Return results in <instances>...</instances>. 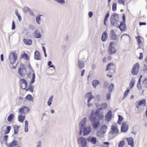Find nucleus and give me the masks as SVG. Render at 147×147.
Listing matches in <instances>:
<instances>
[{
  "instance_id": "f257e3e1",
  "label": "nucleus",
  "mask_w": 147,
  "mask_h": 147,
  "mask_svg": "<svg viewBox=\"0 0 147 147\" xmlns=\"http://www.w3.org/2000/svg\"><path fill=\"white\" fill-rule=\"evenodd\" d=\"M119 19V15L116 13H113L110 18V21L111 25L117 27L119 26L118 22Z\"/></svg>"
},
{
  "instance_id": "f03ea898",
  "label": "nucleus",
  "mask_w": 147,
  "mask_h": 147,
  "mask_svg": "<svg viewBox=\"0 0 147 147\" xmlns=\"http://www.w3.org/2000/svg\"><path fill=\"white\" fill-rule=\"evenodd\" d=\"M78 144L79 147H86L87 142L85 138L82 137H79L78 139Z\"/></svg>"
},
{
  "instance_id": "7ed1b4c3",
  "label": "nucleus",
  "mask_w": 147,
  "mask_h": 147,
  "mask_svg": "<svg viewBox=\"0 0 147 147\" xmlns=\"http://www.w3.org/2000/svg\"><path fill=\"white\" fill-rule=\"evenodd\" d=\"M17 58V55L15 52L10 53L9 55V59L10 63L13 64L15 63Z\"/></svg>"
},
{
  "instance_id": "20e7f679",
  "label": "nucleus",
  "mask_w": 147,
  "mask_h": 147,
  "mask_svg": "<svg viewBox=\"0 0 147 147\" xmlns=\"http://www.w3.org/2000/svg\"><path fill=\"white\" fill-rule=\"evenodd\" d=\"M140 69V65L137 63L135 64L133 66L131 71V74L134 75H136L139 72Z\"/></svg>"
},
{
  "instance_id": "39448f33",
  "label": "nucleus",
  "mask_w": 147,
  "mask_h": 147,
  "mask_svg": "<svg viewBox=\"0 0 147 147\" xmlns=\"http://www.w3.org/2000/svg\"><path fill=\"white\" fill-rule=\"evenodd\" d=\"M87 118L86 117L84 118L79 124L80 129H84L86 127Z\"/></svg>"
},
{
  "instance_id": "423d86ee",
  "label": "nucleus",
  "mask_w": 147,
  "mask_h": 147,
  "mask_svg": "<svg viewBox=\"0 0 147 147\" xmlns=\"http://www.w3.org/2000/svg\"><path fill=\"white\" fill-rule=\"evenodd\" d=\"M85 97L86 98H88V99L87 101L88 102H90L92 99L94 98V96L92 94L91 92L87 93L85 96Z\"/></svg>"
},
{
  "instance_id": "0eeeda50",
  "label": "nucleus",
  "mask_w": 147,
  "mask_h": 147,
  "mask_svg": "<svg viewBox=\"0 0 147 147\" xmlns=\"http://www.w3.org/2000/svg\"><path fill=\"white\" fill-rule=\"evenodd\" d=\"M97 115L96 112L94 111H92L91 114L90 115V120L91 121H93L96 120Z\"/></svg>"
},
{
  "instance_id": "6e6552de",
  "label": "nucleus",
  "mask_w": 147,
  "mask_h": 147,
  "mask_svg": "<svg viewBox=\"0 0 147 147\" xmlns=\"http://www.w3.org/2000/svg\"><path fill=\"white\" fill-rule=\"evenodd\" d=\"M92 129L90 126L86 127L83 129V135L84 136H86L89 134L91 131Z\"/></svg>"
},
{
  "instance_id": "1a4fd4ad",
  "label": "nucleus",
  "mask_w": 147,
  "mask_h": 147,
  "mask_svg": "<svg viewBox=\"0 0 147 147\" xmlns=\"http://www.w3.org/2000/svg\"><path fill=\"white\" fill-rule=\"evenodd\" d=\"M110 36L111 39L112 40H115L117 38V36L115 32L113 29H112L110 32Z\"/></svg>"
},
{
  "instance_id": "9d476101",
  "label": "nucleus",
  "mask_w": 147,
  "mask_h": 147,
  "mask_svg": "<svg viewBox=\"0 0 147 147\" xmlns=\"http://www.w3.org/2000/svg\"><path fill=\"white\" fill-rule=\"evenodd\" d=\"M112 117V112L111 110H109L105 116L106 120L107 121H110Z\"/></svg>"
},
{
  "instance_id": "9b49d317",
  "label": "nucleus",
  "mask_w": 147,
  "mask_h": 147,
  "mask_svg": "<svg viewBox=\"0 0 147 147\" xmlns=\"http://www.w3.org/2000/svg\"><path fill=\"white\" fill-rule=\"evenodd\" d=\"M29 111V109L26 106H24L19 109V112L21 114H24L26 113H27Z\"/></svg>"
},
{
  "instance_id": "f8f14e48",
  "label": "nucleus",
  "mask_w": 147,
  "mask_h": 147,
  "mask_svg": "<svg viewBox=\"0 0 147 147\" xmlns=\"http://www.w3.org/2000/svg\"><path fill=\"white\" fill-rule=\"evenodd\" d=\"M128 129V125L125 123H123L121 126V131L123 132H126L127 131Z\"/></svg>"
},
{
  "instance_id": "ddd939ff",
  "label": "nucleus",
  "mask_w": 147,
  "mask_h": 147,
  "mask_svg": "<svg viewBox=\"0 0 147 147\" xmlns=\"http://www.w3.org/2000/svg\"><path fill=\"white\" fill-rule=\"evenodd\" d=\"M97 114V116L98 117V118L100 119H103L104 115L103 114V112L101 110L99 109H97L96 111Z\"/></svg>"
},
{
  "instance_id": "4468645a",
  "label": "nucleus",
  "mask_w": 147,
  "mask_h": 147,
  "mask_svg": "<svg viewBox=\"0 0 147 147\" xmlns=\"http://www.w3.org/2000/svg\"><path fill=\"white\" fill-rule=\"evenodd\" d=\"M18 142L17 141L14 140L9 143H6V145L7 147H11L17 145Z\"/></svg>"
},
{
  "instance_id": "2eb2a0df",
  "label": "nucleus",
  "mask_w": 147,
  "mask_h": 147,
  "mask_svg": "<svg viewBox=\"0 0 147 147\" xmlns=\"http://www.w3.org/2000/svg\"><path fill=\"white\" fill-rule=\"evenodd\" d=\"M117 124H115V125H112L111 127V129L112 130V133L114 134H118L119 132V129L117 128Z\"/></svg>"
},
{
  "instance_id": "dca6fc26",
  "label": "nucleus",
  "mask_w": 147,
  "mask_h": 147,
  "mask_svg": "<svg viewBox=\"0 0 147 147\" xmlns=\"http://www.w3.org/2000/svg\"><path fill=\"white\" fill-rule=\"evenodd\" d=\"M78 65L79 68L80 69H83L85 66L84 61L80 60V59H78Z\"/></svg>"
},
{
  "instance_id": "f3484780",
  "label": "nucleus",
  "mask_w": 147,
  "mask_h": 147,
  "mask_svg": "<svg viewBox=\"0 0 147 147\" xmlns=\"http://www.w3.org/2000/svg\"><path fill=\"white\" fill-rule=\"evenodd\" d=\"M34 37L36 38H39L41 37V35L39 30H36L33 33Z\"/></svg>"
},
{
  "instance_id": "a211bd4d",
  "label": "nucleus",
  "mask_w": 147,
  "mask_h": 147,
  "mask_svg": "<svg viewBox=\"0 0 147 147\" xmlns=\"http://www.w3.org/2000/svg\"><path fill=\"white\" fill-rule=\"evenodd\" d=\"M88 141L90 142L92 144H96L97 142V138L96 137H92L90 138H88Z\"/></svg>"
},
{
  "instance_id": "6ab92c4d",
  "label": "nucleus",
  "mask_w": 147,
  "mask_h": 147,
  "mask_svg": "<svg viewBox=\"0 0 147 147\" xmlns=\"http://www.w3.org/2000/svg\"><path fill=\"white\" fill-rule=\"evenodd\" d=\"M96 106L98 109L101 110L107 108L108 106L107 104L106 103H104L102 105H100L99 106H98V105L96 104Z\"/></svg>"
},
{
  "instance_id": "aec40b11",
  "label": "nucleus",
  "mask_w": 147,
  "mask_h": 147,
  "mask_svg": "<svg viewBox=\"0 0 147 147\" xmlns=\"http://www.w3.org/2000/svg\"><path fill=\"white\" fill-rule=\"evenodd\" d=\"M119 28L121 31H123L126 28V25L124 22H121L120 25L118 27Z\"/></svg>"
},
{
  "instance_id": "412c9836",
  "label": "nucleus",
  "mask_w": 147,
  "mask_h": 147,
  "mask_svg": "<svg viewBox=\"0 0 147 147\" xmlns=\"http://www.w3.org/2000/svg\"><path fill=\"white\" fill-rule=\"evenodd\" d=\"M128 144L131 145L132 147H134V141L132 137H129L127 138Z\"/></svg>"
},
{
  "instance_id": "4be33fe9",
  "label": "nucleus",
  "mask_w": 147,
  "mask_h": 147,
  "mask_svg": "<svg viewBox=\"0 0 147 147\" xmlns=\"http://www.w3.org/2000/svg\"><path fill=\"white\" fill-rule=\"evenodd\" d=\"M92 123V126L95 129L98 128L99 125V121L98 120H96V121H94Z\"/></svg>"
},
{
  "instance_id": "5701e85b",
  "label": "nucleus",
  "mask_w": 147,
  "mask_h": 147,
  "mask_svg": "<svg viewBox=\"0 0 147 147\" xmlns=\"http://www.w3.org/2000/svg\"><path fill=\"white\" fill-rule=\"evenodd\" d=\"M116 50L113 47H109V52L110 54L112 55L115 53Z\"/></svg>"
},
{
  "instance_id": "b1692460",
  "label": "nucleus",
  "mask_w": 147,
  "mask_h": 147,
  "mask_svg": "<svg viewBox=\"0 0 147 147\" xmlns=\"http://www.w3.org/2000/svg\"><path fill=\"white\" fill-rule=\"evenodd\" d=\"M23 41L24 44L27 45H32V40L29 39H24Z\"/></svg>"
},
{
  "instance_id": "393cba45",
  "label": "nucleus",
  "mask_w": 147,
  "mask_h": 147,
  "mask_svg": "<svg viewBox=\"0 0 147 147\" xmlns=\"http://www.w3.org/2000/svg\"><path fill=\"white\" fill-rule=\"evenodd\" d=\"M108 37V34L107 33L106 31H105L103 33L102 37L101 39L103 42H105Z\"/></svg>"
},
{
  "instance_id": "a878e982",
  "label": "nucleus",
  "mask_w": 147,
  "mask_h": 147,
  "mask_svg": "<svg viewBox=\"0 0 147 147\" xmlns=\"http://www.w3.org/2000/svg\"><path fill=\"white\" fill-rule=\"evenodd\" d=\"M40 54L39 52L37 51H36L34 53V58L35 59L39 60L40 59Z\"/></svg>"
},
{
  "instance_id": "bb28decb",
  "label": "nucleus",
  "mask_w": 147,
  "mask_h": 147,
  "mask_svg": "<svg viewBox=\"0 0 147 147\" xmlns=\"http://www.w3.org/2000/svg\"><path fill=\"white\" fill-rule=\"evenodd\" d=\"M100 84L99 81L97 80H94L92 82V85L94 88H95L97 86Z\"/></svg>"
},
{
  "instance_id": "cd10ccee",
  "label": "nucleus",
  "mask_w": 147,
  "mask_h": 147,
  "mask_svg": "<svg viewBox=\"0 0 147 147\" xmlns=\"http://www.w3.org/2000/svg\"><path fill=\"white\" fill-rule=\"evenodd\" d=\"M114 66V65L113 63H110L107 65V66L106 70H109L111 69Z\"/></svg>"
},
{
  "instance_id": "c85d7f7f",
  "label": "nucleus",
  "mask_w": 147,
  "mask_h": 147,
  "mask_svg": "<svg viewBox=\"0 0 147 147\" xmlns=\"http://www.w3.org/2000/svg\"><path fill=\"white\" fill-rule=\"evenodd\" d=\"M25 118V116H22L21 114L19 115L18 117V120L19 122L22 123Z\"/></svg>"
},
{
  "instance_id": "c756f323",
  "label": "nucleus",
  "mask_w": 147,
  "mask_h": 147,
  "mask_svg": "<svg viewBox=\"0 0 147 147\" xmlns=\"http://www.w3.org/2000/svg\"><path fill=\"white\" fill-rule=\"evenodd\" d=\"M21 58H24L26 60H28L29 59L28 55L26 53H24L23 54L21 55Z\"/></svg>"
},
{
  "instance_id": "7c9ffc66",
  "label": "nucleus",
  "mask_w": 147,
  "mask_h": 147,
  "mask_svg": "<svg viewBox=\"0 0 147 147\" xmlns=\"http://www.w3.org/2000/svg\"><path fill=\"white\" fill-rule=\"evenodd\" d=\"M14 116V115L13 113L10 114L7 118V121L9 122H11L13 119Z\"/></svg>"
},
{
  "instance_id": "2f4dec72",
  "label": "nucleus",
  "mask_w": 147,
  "mask_h": 147,
  "mask_svg": "<svg viewBox=\"0 0 147 147\" xmlns=\"http://www.w3.org/2000/svg\"><path fill=\"white\" fill-rule=\"evenodd\" d=\"M19 127V126H18L16 125H13L14 134H18V131ZM19 127H20V126H19Z\"/></svg>"
},
{
  "instance_id": "473e14b6",
  "label": "nucleus",
  "mask_w": 147,
  "mask_h": 147,
  "mask_svg": "<svg viewBox=\"0 0 147 147\" xmlns=\"http://www.w3.org/2000/svg\"><path fill=\"white\" fill-rule=\"evenodd\" d=\"M28 130V122L26 120L25 121L24 131L25 132H27Z\"/></svg>"
},
{
  "instance_id": "72a5a7b5",
  "label": "nucleus",
  "mask_w": 147,
  "mask_h": 147,
  "mask_svg": "<svg viewBox=\"0 0 147 147\" xmlns=\"http://www.w3.org/2000/svg\"><path fill=\"white\" fill-rule=\"evenodd\" d=\"M107 129V127L106 125H104L102 126L101 128V131L102 132L103 134H104L106 133Z\"/></svg>"
},
{
  "instance_id": "f704fd0d",
  "label": "nucleus",
  "mask_w": 147,
  "mask_h": 147,
  "mask_svg": "<svg viewBox=\"0 0 147 147\" xmlns=\"http://www.w3.org/2000/svg\"><path fill=\"white\" fill-rule=\"evenodd\" d=\"M135 82V80L134 78H132L130 81L129 86L130 87V88L131 89L134 86Z\"/></svg>"
},
{
  "instance_id": "c9c22d12",
  "label": "nucleus",
  "mask_w": 147,
  "mask_h": 147,
  "mask_svg": "<svg viewBox=\"0 0 147 147\" xmlns=\"http://www.w3.org/2000/svg\"><path fill=\"white\" fill-rule=\"evenodd\" d=\"M42 16V15H38L36 18V23L39 24H40V22L41 20L40 16Z\"/></svg>"
},
{
  "instance_id": "e433bc0d",
  "label": "nucleus",
  "mask_w": 147,
  "mask_h": 147,
  "mask_svg": "<svg viewBox=\"0 0 147 147\" xmlns=\"http://www.w3.org/2000/svg\"><path fill=\"white\" fill-rule=\"evenodd\" d=\"M129 38L130 36L129 35L126 34H124L122 35L121 37V39L125 40L126 39H128Z\"/></svg>"
},
{
  "instance_id": "4c0bfd02",
  "label": "nucleus",
  "mask_w": 147,
  "mask_h": 147,
  "mask_svg": "<svg viewBox=\"0 0 147 147\" xmlns=\"http://www.w3.org/2000/svg\"><path fill=\"white\" fill-rule=\"evenodd\" d=\"M146 100L143 99L142 100H141L139 102L138 104H139V105L140 106H142V105H144V106H145L146 104Z\"/></svg>"
},
{
  "instance_id": "58836bf2",
  "label": "nucleus",
  "mask_w": 147,
  "mask_h": 147,
  "mask_svg": "<svg viewBox=\"0 0 147 147\" xmlns=\"http://www.w3.org/2000/svg\"><path fill=\"white\" fill-rule=\"evenodd\" d=\"M35 74L34 73H33L32 74V79L31 80V81L30 82V84H33L34 83L35 81Z\"/></svg>"
},
{
  "instance_id": "ea45409f",
  "label": "nucleus",
  "mask_w": 147,
  "mask_h": 147,
  "mask_svg": "<svg viewBox=\"0 0 147 147\" xmlns=\"http://www.w3.org/2000/svg\"><path fill=\"white\" fill-rule=\"evenodd\" d=\"M26 99L31 101L33 100V98L31 95L28 94L26 96Z\"/></svg>"
},
{
  "instance_id": "a19ab883",
  "label": "nucleus",
  "mask_w": 147,
  "mask_h": 147,
  "mask_svg": "<svg viewBox=\"0 0 147 147\" xmlns=\"http://www.w3.org/2000/svg\"><path fill=\"white\" fill-rule=\"evenodd\" d=\"M11 127L10 126H7L6 127V131L5 132V134H7L9 133L11 129Z\"/></svg>"
},
{
  "instance_id": "79ce46f5",
  "label": "nucleus",
  "mask_w": 147,
  "mask_h": 147,
  "mask_svg": "<svg viewBox=\"0 0 147 147\" xmlns=\"http://www.w3.org/2000/svg\"><path fill=\"white\" fill-rule=\"evenodd\" d=\"M54 1L61 4H63L65 3V0H54Z\"/></svg>"
},
{
  "instance_id": "37998d69",
  "label": "nucleus",
  "mask_w": 147,
  "mask_h": 147,
  "mask_svg": "<svg viewBox=\"0 0 147 147\" xmlns=\"http://www.w3.org/2000/svg\"><path fill=\"white\" fill-rule=\"evenodd\" d=\"M34 87L32 86V84L29 85L28 87V90H29L30 91L32 92H33Z\"/></svg>"
},
{
  "instance_id": "c03bdc74",
  "label": "nucleus",
  "mask_w": 147,
  "mask_h": 147,
  "mask_svg": "<svg viewBox=\"0 0 147 147\" xmlns=\"http://www.w3.org/2000/svg\"><path fill=\"white\" fill-rule=\"evenodd\" d=\"M119 117V119L118 121H117V123L118 124H119V125L121 124V122L123 120V118L120 115H118Z\"/></svg>"
},
{
  "instance_id": "a18cd8bd",
  "label": "nucleus",
  "mask_w": 147,
  "mask_h": 147,
  "mask_svg": "<svg viewBox=\"0 0 147 147\" xmlns=\"http://www.w3.org/2000/svg\"><path fill=\"white\" fill-rule=\"evenodd\" d=\"M111 92H108L106 94V97L107 100H109L111 98Z\"/></svg>"
},
{
  "instance_id": "49530a36",
  "label": "nucleus",
  "mask_w": 147,
  "mask_h": 147,
  "mask_svg": "<svg viewBox=\"0 0 147 147\" xmlns=\"http://www.w3.org/2000/svg\"><path fill=\"white\" fill-rule=\"evenodd\" d=\"M23 11L24 12L26 13L28 11H29L30 10V8L26 7H25L23 9Z\"/></svg>"
},
{
  "instance_id": "de8ad7c7",
  "label": "nucleus",
  "mask_w": 147,
  "mask_h": 147,
  "mask_svg": "<svg viewBox=\"0 0 147 147\" xmlns=\"http://www.w3.org/2000/svg\"><path fill=\"white\" fill-rule=\"evenodd\" d=\"M125 141L124 140L121 141L119 143L118 147H123L125 144Z\"/></svg>"
},
{
  "instance_id": "09e8293b",
  "label": "nucleus",
  "mask_w": 147,
  "mask_h": 147,
  "mask_svg": "<svg viewBox=\"0 0 147 147\" xmlns=\"http://www.w3.org/2000/svg\"><path fill=\"white\" fill-rule=\"evenodd\" d=\"M117 5L115 3H113L112 5V10L113 11H116L117 9Z\"/></svg>"
},
{
  "instance_id": "8fccbe9b",
  "label": "nucleus",
  "mask_w": 147,
  "mask_h": 147,
  "mask_svg": "<svg viewBox=\"0 0 147 147\" xmlns=\"http://www.w3.org/2000/svg\"><path fill=\"white\" fill-rule=\"evenodd\" d=\"M114 87V85L113 84H111L110 86L109 87V91L111 92H112V90L113 88Z\"/></svg>"
},
{
  "instance_id": "3c124183",
  "label": "nucleus",
  "mask_w": 147,
  "mask_h": 147,
  "mask_svg": "<svg viewBox=\"0 0 147 147\" xmlns=\"http://www.w3.org/2000/svg\"><path fill=\"white\" fill-rule=\"evenodd\" d=\"M23 69L21 67H19L18 68V73L20 74L21 76H22L23 74L22 72Z\"/></svg>"
},
{
  "instance_id": "603ef678",
  "label": "nucleus",
  "mask_w": 147,
  "mask_h": 147,
  "mask_svg": "<svg viewBox=\"0 0 147 147\" xmlns=\"http://www.w3.org/2000/svg\"><path fill=\"white\" fill-rule=\"evenodd\" d=\"M141 80H139L138 82L137 85V87L139 89H141Z\"/></svg>"
},
{
  "instance_id": "864d4df0",
  "label": "nucleus",
  "mask_w": 147,
  "mask_h": 147,
  "mask_svg": "<svg viewBox=\"0 0 147 147\" xmlns=\"http://www.w3.org/2000/svg\"><path fill=\"white\" fill-rule=\"evenodd\" d=\"M130 91V89H128L125 92L124 94V95L123 96V98H125L126 97V96H127L128 94V93Z\"/></svg>"
},
{
  "instance_id": "5fc2aeb1",
  "label": "nucleus",
  "mask_w": 147,
  "mask_h": 147,
  "mask_svg": "<svg viewBox=\"0 0 147 147\" xmlns=\"http://www.w3.org/2000/svg\"><path fill=\"white\" fill-rule=\"evenodd\" d=\"M8 138V135H5L4 136L3 140L4 142H5V144L6 143L7 140V138Z\"/></svg>"
},
{
  "instance_id": "6e6d98bb",
  "label": "nucleus",
  "mask_w": 147,
  "mask_h": 147,
  "mask_svg": "<svg viewBox=\"0 0 147 147\" xmlns=\"http://www.w3.org/2000/svg\"><path fill=\"white\" fill-rule=\"evenodd\" d=\"M104 134L101 131H98L97 132V135L99 137H102Z\"/></svg>"
},
{
  "instance_id": "4d7b16f0",
  "label": "nucleus",
  "mask_w": 147,
  "mask_h": 147,
  "mask_svg": "<svg viewBox=\"0 0 147 147\" xmlns=\"http://www.w3.org/2000/svg\"><path fill=\"white\" fill-rule=\"evenodd\" d=\"M143 83L145 86L147 87V78H146L144 79L143 81Z\"/></svg>"
},
{
  "instance_id": "13d9d810",
  "label": "nucleus",
  "mask_w": 147,
  "mask_h": 147,
  "mask_svg": "<svg viewBox=\"0 0 147 147\" xmlns=\"http://www.w3.org/2000/svg\"><path fill=\"white\" fill-rule=\"evenodd\" d=\"M20 81L22 83L21 84H24L26 86V84H27V83L25 80L24 79H21Z\"/></svg>"
},
{
  "instance_id": "bf43d9fd",
  "label": "nucleus",
  "mask_w": 147,
  "mask_h": 147,
  "mask_svg": "<svg viewBox=\"0 0 147 147\" xmlns=\"http://www.w3.org/2000/svg\"><path fill=\"white\" fill-rule=\"evenodd\" d=\"M16 28V26L15 24V22L14 21H13L12 22V27H11V30H13L15 29Z\"/></svg>"
},
{
  "instance_id": "052dcab7",
  "label": "nucleus",
  "mask_w": 147,
  "mask_h": 147,
  "mask_svg": "<svg viewBox=\"0 0 147 147\" xmlns=\"http://www.w3.org/2000/svg\"><path fill=\"white\" fill-rule=\"evenodd\" d=\"M141 36H138L137 37H136V38L137 39V41L138 42V43L139 44H140L141 43Z\"/></svg>"
},
{
  "instance_id": "680f3d73",
  "label": "nucleus",
  "mask_w": 147,
  "mask_h": 147,
  "mask_svg": "<svg viewBox=\"0 0 147 147\" xmlns=\"http://www.w3.org/2000/svg\"><path fill=\"white\" fill-rule=\"evenodd\" d=\"M109 11H108V12L106 14V15H105V16L104 20H105L107 21L108 20V18L109 17Z\"/></svg>"
},
{
  "instance_id": "e2e57ef3",
  "label": "nucleus",
  "mask_w": 147,
  "mask_h": 147,
  "mask_svg": "<svg viewBox=\"0 0 147 147\" xmlns=\"http://www.w3.org/2000/svg\"><path fill=\"white\" fill-rule=\"evenodd\" d=\"M41 142L40 141H38L37 143V145L36 147H41Z\"/></svg>"
},
{
  "instance_id": "0e129e2a",
  "label": "nucleus",
  "mask_w": 147,
  "mask_h": 147,
  "mask_svg": "<svg viewBox=\"0 0 147 147\" xmlns=\"http://www.w3.org/2000/svg\"><path fill=\"white\" fill-rule=\"evenodd\" d=\"M27 86V84H26V86L24 84H21V88L22 89H25L26 88Z\"/></svg>"
},
{
  "instance_id": "69168bd1",
  "label": "nucleus",
  "mask_w": 147,
  "mask_h": 147,
  "mask_svg": "<svg viewBox=\"0 0 147 147\" xmlns=\"http://www.w3.org/2000/svg\"><path fill=\"white\" fill-rule=\"evenodd\" d=\"M118 3L119 4H122L123 5L125 4L124 0H119Z\"/></svg>"
},
{
  "instance_id": "338daca9",
  "label": "nucleus",
  "mask_w": 147,
  "mask_h": 147,
  "mask_svg": "<svg viewBox=\"0 0 147 147\" xmlns=\"http://www.w3.org/2000/svg\"><path fill=\"white\" fill-rule=\"evenodd\" d=\"M143 71H147V65H144L143 68Z\"/></svg>"
},
{
  "instance_id": "774afa93",
  "label": "nucleus",
  "mask_w": 147,
  "mask_h": 147,
  "mask_svg": "<svg viewBox=\"0 0 147 147\" xmlns=\"http://www.w3.org/2000/svg\"><path fill=\"white\" fill-rule=\"evenodd\" d=\"M88 15L89 18H91L93 15V13L92 11H90L89 12Z\"/></svg>"
}]
</instances>
